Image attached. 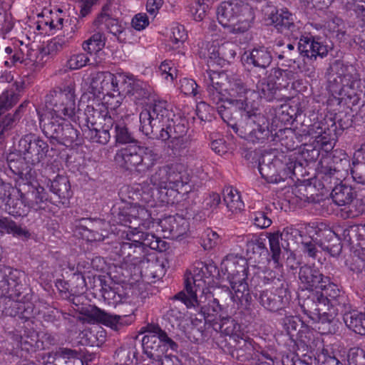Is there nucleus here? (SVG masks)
<instances>
[{
    "mask_svg": "<svg viewBox=\"0 0 365 365\" xmlns=\"http://www.w3.org/2000/svg\"><path fill=\"white\" fill-rule=\"evenodd\" d=\"M62 353L63 356H59V365H83L81 359L76 356V351L65 349Z\"/></svg>",
    "mask_w": 365,
    "mask_h": 365,
    "instance_id": "0e129e2a",
    "label": "nucleus"
},
{
    "mask_svg": "<svg viewBox=\"0 0 365 365\" xmlns=\"http://www.w3.org/2000/svg\"><path fill=\"white\" fill-rule=\"evenodd\" d=\"M259 303L265 309L271 312H275L282 309L288 300L280 294H275L269 290H264L260 292L259 297Z\"/></svg>",
    "mask_w": 365,
    "mask_h": 365,
    "instance_id": "37998d69",
    "label": "nucleus"
},
{
    "mask_svg": "<svg viewBox=\"0 0 365 365\" xmlns=\"http://www.w3.org/2000/svg\"><path fill=\"white\" fill-rule=\"evenodd\" d=\"M134 216L132 221L134 227L148 229L151 223L150 214L148 210L138 205H134L125 210V216Z\"/></svg>",
    "mask_w": 365,
    "mask_h": 365,
    "instance_id": "a18cd8bd",
    "label": "nucleus"
},
{
    "mask_svg": "<svg viewBox=\"0 0 365 365\" xmlns=\"http://www.w3.org/2000/svg\"><path fill=\"white\" fill-rule=\"evenodd\" d=\"M344 321L349 329L356 334L365 335V312L353 311L346 313Z\"/></svg>",
    "mask_w": 365,
    "mask_h": 365,
    "instance_id": "3c124183",
    "label": "nucleus"
},
{
    "mask_svg": "<svg viewBox=\"0 0 365 365\" xmlns=\"http://www.w3.org/2000/svg\"><path fill=\"white\" fill-rule=\"evenodd\" d=\"M298 50L302 56L311 60H315L317 56L323 58L328 53L327 46L312 36H302L300 38Z\"/></svg>",
    "mask_w": 365,
    "mask_h": 365,
    "instance_id": "a878e982",
    "label": "nucleus"
},
{
    "mask_svg": "<svg viewBox=\"0 0 365 365\" xmlns=\"http://www.w3.org/2000/svg\"><path fill=\"white\" fill-rule=\"evenodd\" d=\"M246 277L247 274L239 275L234 272L232 274V277H229L232 289V298L234 302L240 303L242 306L250 305L252 300L248 284L246 282Z\"/></svg>",
    "mask_w": 365,
    "mask_h": 365,
    "instance_id": "b1692460",
    "label": "nucleus"
},
{
    "mask_svg": "<svg viewBox=\"0 0 365 365\" xmlns=\"http://www.w3.org/2000/svg\"><path fill=\"white\" fill-rule=\"evenodd\" d=\"M24 276L23 272L6 268L4 276L0 281V289L2 293L8 294L10 297L19 298L23 289L22 279Z\"/></svg>",
    "mask_w": 365,
    "mask_h": 365,
    "instance_id": "4be33fe9",
    "label": "nucleus"
},
{
    "mask_svg": "<svg viewBox=\"0 0 365 365\" xmlns=\"http://www.w3.org/2000/svg\"><path fill=\"white\" fill-rule=\"evenodd\" d=\"M170 309L166 314V318L174 329L181 330L182 324V291L179 292L171 299Z\"/></svg>",
    "mask_w": 365,
    "mask_h": 365,
    "instance_id": "4c0bfd02",
    "label": "nucleus"
},
{
    "mask_svg": "<svg viewBox=\"0 0 365 365\" xmlns=\"http://www.w3.org/2000/svg\"><path fill=\"white\" fill-rule=\"evenodd\" d=\"M354 167L351 168V173L354 180L361 184H365V163L353 162Z\"/></svg>",
    "mask_w": 365,
    "mask_h": 365,
    "instance_id": "774afa93",
    "label": "nucleus"
},
{
    "mask_svg": "<svg viewBox=\"0 0 365 365\" xmlns=\"http://www.w3.org/2000/svg\"><path fill=\"white\" fill-rule=\"evenodd\" d=\"M279 234L281 235V240L287 242L286 245L282 244V248L285 250L288 248L289 241H295L298 237L303 238L302 232L293 226L284 228L282 232Z\"/></svg>",
    "mask_w": 365,
    "mask_h": 365,
    "instance_id": "e2e57ef3",
    "label": "nucleus"
},
{
    "mask_svg": "<svg viewBox=\"0 0 365 365\" xmlns=\"http://www.w3.org/2000/svg\"><path fill=\"white\" fill-rule=\"evenodd\" d=\"M120 93L128 95L137 105H143L151 96L152 89L145 83L123 76Z\"/></svg>",
    "mask_w": 365,
    "mask_h": 365,
    "instance_id": "f3484780",
    "label": "nucleus"
},
{
    "mask_svg": "<svg viewBox=\"0 0 365 365\" xmlns=\"http://www.w3.org/2000/svg\"><path fill=\"white\" fill-rule=\"evenodd\" d=\"M15 155L11 154L7 158L8 166L12 173L18 176L16 182L19 187L24 188L23 197L28 204V207L34 210L43 208V205L48 200V194L44 187L33 185L34 171L29 166H25L21 159L15 160Z\"/></svg>",
    "mask_w": 365,
    "mask_h": 365,
    "instance_id": "20e7f679",
    "label": "nucleus"
},
{
    "mask_svg": "<svg viewBox=\"0 0 365 365\" xmlns=\"http://www.w3.org/2000/svg\"><path fill=\"white\" fill-rule=\"evenodd\" d=\"M138 265L144 279L151 283L159 280L165 274V260L163 258H145Z\"/></svg>",
    "mask_w": 365,
    "mask_h": 365,
    "instance_id": "bb28decb",
    "label": "nucleus"
},
{
    "mask_svg": "<svg viewBox=\"0 0 365 365\" xmlns=\"http://www.w3.org/2000/svg\"><path fill=\"white\" fill-rule=\"evenodd\" d=\"M150 183L156 188H167V194L180 195V190L182 187V176L179 173L178 175L175 173H168L165 169L159 168L155 173L150 178Z\"/></svg>",
    "mask_w": 365,
    "mask_h": 365,
    "instance_id": "6ab92c4d",
    "label": "nucleus"
},
{
    "mask_svg": "<svg viewBox=\"0 0 365 365\" xmlns=\"http://www.w3.org/2000/svg\"><path fill=\"white\" fill-rule=\"evenodd\" d=\"M5 315L29 320L36 315L40 314V311L31 302H21L20 299H9L3 311Z\"/></svg>",
    "mask_w": 365,
    "mask_h": 365,
    "instance_id": "5701e85b",
    "label": "nucleus"
},
{
    "mask_svg": "<svg viewBox=\"0 0 365 365\" xmlns=\"http://www.w3.org/2000/svg\"><path fill=\"white\" fill-rule=\"evenodd\" d=\"M186 176H184V202L188 206L196 204L198 197V188L200 186V175L202 173V163L197 160L192 165L187 162Z\"/></svg>",
    "mask_w": 365,
    "mask_h": 365,
    "instance_id": "2eb2a0df",
    "label": "nucleus"
},
{
    "mask_svg": "<svg viewBox=\"0 0 365 365\" xmlns=\"http://www.w3.org/2000/svg\"><path fill=\"white\" fill-rule=\"evenodd\" d=\"M270 51L265 47L255 48L246 56L245 61L247 64H252L256 67L265 68L272 62Z\"/></svg>",
    "mask_w": 365,
    "mask_h": 365,
    "instance_id": "c03bdc74",
    "label": "nucleus"
},
{
    "mask_svg": "<svg viewBox=\"0 0 365 365\" xmlns=\"http://www.w3.org/2000/svg\"><path fill=\"white\" fill-rule=\"evenodd\" d=\"M142 329H143V332L148 333L147 335H155V337L158 336L160 341H164V344L169 346L173 350L177 349V344L158 324H149L146 327H143Z\"/></svg>",
    "mask_w": 365,
    "mask_h": 365,
    "instance_id": "4d7b16f0",
    "label": "nucleus"
},
{
    "mask_svg": "<svg viewBox=\"0 0 365 365\" xmlns=\"http://www.w3.org/2000/svg\"><path fill=\"white\" fill-rule=\"evenodd\" d=\"M56 140L66 147L81 144L79 132L69 123L64 124Z\"/></svg>",
    "mask_w": 365,
    "mask_h": 365,
    "instance_id": "8fccbe9b",
    "label": "nucleus"
},
{
    "mask_svg": "<svg viewBox=\"0 0 365 365\" xmlns=\"http://www.w3.org/2000/svg\"><path fill=\"white\" fill-rule=\"evenodd\" d=\"M293 168L292 163L290 165H284L278 156H265L259 165L262 177L269 183L283 181L289 175L293 173Z\"/></svg>",
    "mask_w": 365,
    "mask_h": 365,
    "instance_id": "9b49d317",
    "label": "nucleus"
},
{
    "mask_svg": "<svg viewBox=\"0 0 365 365\" xmlns=\"http://www.w3.org/2000/svg\"><path fill=\"white\" fill-rule=\"evenodd\" d=\"M222 264L224 266L226 272L229 274V277H232L234 272L235 274H246V261L245 259L239 257L237 255H227L222 260Z\"/></svg>",
    "mask_w": 365,
    "mask_h": 365,
    "instance_id": "49530a36",
    "label": "nucleus"
},
{
    "mask_svg": "<svg viewBox=\"0 0 365 365\" xmlns=\"http://www.w3.org/2000/svg\"><path fill=\"white\" fill-rule=\"evenodd\" d=\"M280 240L281 235L278 232L272 233L269 236V243L273 267L282 272V262L281 257V247H282V246L280 245Z\"/></svg>",
    "mask_w": 365,
    "mask_h": 365,
    "instance_id": "864d4df0",
    "label": "nucleus"
},
{
    "mask_svg": "<svg viewBox=\"0 0 365 365\" xmlns=\"http://www.w3.org/2000/svg\"><path fill=\"white\" fill-rule=\"evenodd\" d=\"M170 115L166 102H155L149 109L140 112V128L145 135L150 138L163 141L170 139L169 148L173 150L174 155H180L182 145L181 125H175Z\"/></svg>",
    "mask_w": 365,
    "mask_h": 365,
    "instance_id": "f257e3e1",
    "label": "nucleus"
},
{
    "mask_svg": "<svg viewBox=\"0 0 365 365\" xmlns=\"http://www.w3.org/2000/svg\"><path fill=\"white\" fill-rule=\"evenodd\" d=\"M236 344L232 351V356L240 361L250 360L254 352V341L248 336H240L235 339Z\"/></svg>",
    "mask_w": 365,
    "mask_h": 365,
    "instance_id": "79ce46f5",
    "label": "nucleus"
},
{
    "mask_svg": "<svg viewBox=\"0 0 365 365\" xmlns=\"http://www.w3.org/2000/svg\"><path fill=\"white\" fill-rule=\"evenodd\" d=\"M252 220L257 227L264 229L269 227L272 224V220L264 212H256L252 215Z\"/></svg>",
    "mask_w": 365,
    "mask_h": 365,
    "instance_id": "338daca9",
    "label": "nucleus"
},
{
    "mask_svg": "<svg viewBox=\"0 0 365 365\" xmlns=\"http://www.w3.org/2000/svg\"><path fill=\"white\" fill-rule=\"evenodd\" d=\"M223 200L228 212L231 214H237L244 209V202L241 200L240 193L232 187H227L224 190Z\"/></svg>",
    "mask_w": 365,
    "mask_h": 365,
    "instance_id": "de8ad7c7",
    "label": "nucleus"
},
{
    "mask_svg": "<svg viewBox=\"0 0 365 365\" xmlns=\"http://www.w3.org/2000/svg\"><path fill=\"white\" fill-rule=\"evenodd\" d=\"M240 325L230 317L222 318L220 324V331L226 335L232 336L238 339L240 336L237 332L240 331Z\"/></svg>",
    "mask_w": 365,
    "mask_h": 365,
    "instance_id": "13d9d810",
    "label": "nucleus"
},
{
    "mask_svg": "<svg viewBox=\"0 0 365 365\" xmlns=\"http://www.w3.org/2000/svg\"><path fill=\"white\" fill-rule=\"evenodd\" d=\"M326 304L316 292L303 302L302 308L314 322L330 323L334 319V311L329 312Z\"/></svg>",
    "mask_w": 365,
    "mask_h": 365,
    "instance_id": "ddd939ff",
    "label": "nucleus"
},
{
    "mask_svg": "<svg viewBox=\"0 0 365 365\" xmlns=\"http://www.w3.org/2000/svg\"><path fill=\"white\" fill-rule=\"evenodd\" d=\"M48 181L49 190L58 197L59 202L63 205L68 203L69 198L72 196L68 178L58 175L53 180L48 179Z\"/></svg>",
    "mask_w": 365,
    "mask_h": 365,
    "instance_id": "c9c22d12",
    "label": "nucleus"
},
{
    "mask_svg": "<svg viewBox=\"0 0 365 365\" xmlns=\"http://www.w3.org/2000/svg\"><path fill=\"white\" fill-rule=\"evenodd\" d=\"M275 77L270 76L267 78H260L259 76L252 75V81L255 83V93L261 98H264L267 101H271L275 98L279 85L275 81Z\"/></svg>",
    "mask_w": 365,
    "mask_h": 365,
    "instance_id": "cd10ccee",
    "label": "nucleus"
},
{
    "mask_svg": "<svg viewBox=\"0 0 365 365\" xmlns=\"http://www.w3.org/2000/svg\"><path fill=\"white\" fill-rule=\"evenodd\" d=\"M24 188L19 187L15 188L13 195L6 196L8 198L5 204V211L14 217H21L26 215L29 207L23 197V190Z\"/></svg>",
    "mask_w": 365,
    "mask_h": 365,
    "instance_id": "7c9ffc66",
    "label": "nucleus"
},
{
    "mask_svg": "<svg viewBox=\"0 0 365 365\" xmlns=\"http://www.w3.org/2000/svg\"><path fill=\"white\" fill-rule=\"evenodd\" d=\"M319 237V246L331 256H338L342 250L339 238L330 228L319 230L316 232Z\"/></svg>",
    "mask_w": 365,
    "mask_h": 365,
    "instance_id": "473e14b6",
    "label": "nucleus"
},
{
    "mask_svg": "<svg viewBox=\"0 0 365 365\" xmlns=\"http://www.w3.org/2000/svg\"><path fill=\"white\" fill-rule=\"evenodd\" d=\"M221 311V306L219 302L214 299L210 301L205 307L200 308V312L193 317L192 314L190 317V322L192 325L197 327L200 325L202 320L206 323H212L217 319V315Z\"/></svg>",
    "mask_w": 365,
    "mask_h": 365,
    "instance_id": "e433bc0d",
    "label": "nucleus"
},
{
    "mask_svg": "<svg viewBox=\"0 0 365 365\" xmlns=\"http://www.w3.org/2000/svg\"><path fill=\"white\" fill-rule=\"evenodd\" d=\"M269 19L281 33L294 34L297 31L293 15L287 9L272 11Z\"/></svg>",
    "mask_w": 365,
    "mask_h": 365,
    "instance_id": "72a5a7b5",
    "label": "nucleus"
},
{
    "mask_svg": "<svg viewBox=\"0 0 365 365\" xmlns=\"http://www.w3.org/2000/svg\"><path fill=\"white\" fill-rule=\"evenodd\" d=\"M19 95L14 91H6L0 96V144L9 137L24 112L28 103L24 101L15 110L14 114L6 113L19 101Z\"/></svg>",
    "mask_w": 365,
    "mask_h": 365,
    "instance_id": "423d86ee",
    "label": "nucleus"
},
{
    "mask_svg": "<svg viewBox=\"0 0 365 365\" xmlns=\"http://www.w3.org/2000/svg\"><path fill=\"white\" fill-rule=\"evenodd\" d=\"M101 224H103L101 221H93L91 219L82 218L79 220L78 225L76 227L78 233L87 241H103L107 232L106 230L99 232L98 230Z\"/></svg>",
    "mask_w": 365,
    "mask_h": 365,
    "instance_id": "c85d7f7f",
    "label": "nucleus"
},
{
    "mask_svg": "<svg viewBox=\"0 0 365 365\" xmlns=\"http://www.w3.org/2000/svg\"><path fill=\"white\" fill-rule=\"evenodd\" d=\"M123 74H113L108 71L97 72L92 75L90 88L94 96L105 95L108 92L120 93V85L123 81Z\"/></svg>",
    "mask_w": 365,
    "mask_h": 365,
    "instance_id": "f8f14e48",
    "label": "nucleus"
},
{
    "mask_svg": "<svg viewBox=\"0 0 365 365\" xmlns=\"http://www.w3.org/2000/svg\"><path fill=\"white\" fill-rule=\"evenodd\" d=\"M331 198L338 206L349 205L355 197V193L351 187L346 185H338L331 192Z\"/></svg>",
    "mask_w": 365,
    "mask_h": 365,
    "instance_id": "09e8293b",
    "label": "nucleus"
},
{
    "mask_svg": "<svg viewBox=\"0 0 365 365\" xmlns=\"http://www.w3.org/2000/svg\"><path fill=\"white\" fill-rule=\"evenodd\" d=\"M113 123L112 116H106L103 118V125L83 130L86 138L93 143L107 144L110 138V130L113 128Z\"/></svg>",
    "mask_w": 365,
    "mask_h": 365,
    "instance_id": "f704fd0d",
    "label": "nucleus"
},
{
    "mask_svg": "<svg viewBox=\"0 0 365 365\" xmlns=\"http://www.w3.org/2000/svg\"><path fill=\"white\" fill-rule=\"evenodd\" d=\"M219 23L230 34H240L247 31L255 19L252 6L241 0L222 2L217 9Z\"/></svg>",
    "mask_w": 365,
    "mask_h": 365,
    "instance_id": "f03ea898",
    "label": "nucleus"
},
{
    "mask_svg": "<svg viewBox=\"0 0 365 365\" xmlns=\"http://www.w3.org/2000/svg\"><path fill=\"white\" fill-rule=\"evenodd\" d=\"M108 10L109 7L107 5L102 8V11L93 22L97 31L82 43L83 49L88 54L97 53L105 47L106 37L103 31L113 34L119 41L125 39V26L117 19L111 17Z\"/></svg>",
    "mask_w": 365,
    "mask_h": 365,
    "instance_id": "39448f33",
    "label": "nucleus"
},
{
    "mask_svg": "<svg viewBox=\"0 0 365 365\" xmlns=\"http://www.w3.org/2000/svg\"><path fill=\"white\" fill-rule=\"evenodd\" d=\"M106 116H111L110 113L108 111L106 114L103 115L101 113L95 109L93 106H88L85 109L83 116L78 117L79 125L84 129H92L97 128L101 125H103V118Z\"/></svg>",
    "mask_w": 365,
    "mask_h": 365,
    "instance_id": "ea45409f",
    "label": "nucleus"
},
{
    "mask_svg": "<svg viewBox=\"0 0 365 365\" xmlns=\"http://www.w3.org/2000/svg\"><path fill=\"white\" fill-rule=\"evenodd\" d=\"M204 264L202 262H195L189 269L186 271L185 279V290L186 294L184 292V304L187 308L196 309L199 307L200 302L197 300L196 290L195 289V277L200 276L202 272Z\"/></svg>",
    "mask_w": 365,
    "mask_h": 365,
    "instance_id": "aec40b11",
    "label": "nucleus"
},
{
    "mask_svg": "<svg viewBox=\"0 0 365 365\" xmlns=\"http://www.w3.org/2000/svg\"><path fill=\"white\" fill-rule=\"evenodd\" d=\"M158 158V155L153 149L142 146L140 142L121 148L114 156V160L120 169L138 174L150 170Z\"/></svg>",
    "mask_w": 365,
    "mask_h": 365,
    "instance_id": "7ed1b4c3",
    "label": "nucleus"
},
{
    "mask_svg": "<svg viewBox=\"0 0 365 365\" xmlns=\"http://www.w3.org/2000/svg\"><path fill=\"white\" fill-rule=\"evenodd\" d=\"M299 279L304 288L308 290L317 289L321 284L328 282V277H324L318 269L309 265L300 267Z\"/></svg>",
    "mask_w": 365,
    "mask_h": 365,
    "instance_id": "c756f323",
    "label": "nucleus"
},
{
    "mask_svg": "<svg viewBox=\"0 0 365 365\" xmlns=\"http://www.w3.org/2000/svg\"><path fill=\"white\" fill-rule=\"evenodd\" d=\"M112 120L113 121L112 129H113V136L116 143L130 145L139 142L135 138L133 133L122 118L119 119L118 116H112Z\"/></svg>",
    "mask_w": 365,
    "mask_h": 365,
    "instance_id": "58836bf2",
    "label": "nucleus"
},
{
    "mask_svg": "<svg viewBox=\"0 0 365 365\" xmlns=\"http://www.w3.org/2000/svg\"><path fill=\"white\" fill-rule=\"evenodd\" d=\"M89 61L87 54L83 53H76L70 56L66 66L69 71L78 70L86 66Z\"/></svg>",
    "mask_w": 365,
    "mask_h": 365,
    "instance_id": "680f3d73",
    "label": "nucleus"
},
{
    "mask_svg": "<svg viewBox=\"0 0 365 365\" xmlns=\"http://www.w3.org/2000/svg\"><path fill=\"white\" fill-rule=\"evenodd\" d=\"M326 304L316 292L303 302L302 308L314 322L330 323L334 319V311L329 312Z\"/></svg>",
    "mask_w": 365,
    "mask_h": 365,
    "instance_id": "4468645a",
    "label": "nucleus"
},
{
    "mask_svg": "<svg viewBox=\"0 0 365 365\" xmlns=\"http://www.w3.org/2000/svg\"><path fill=\"white\" fill-rule=\"evenodd\" d=\"M40 126L43 134L48 138L56 140L61 133V128L66 123L64 116L56 115L50 111L41 113L36 110Z\"/></svg>",
    "mask_w": 365,
    "mask_h": 365,
    "instance_id": "412c9836",
    "label": "nucleus"
},
{
    "mask_svg": "<svg viewBox=\"0 0 365 365\" xmlns=\"http://www.w3.org/2000/svg\"><path fill=\"white\" fill-rule=\"evenodd\" d=\"M230 98H227L230 104H235L240 109L245 111L252 108L249 101V96L255 94V91L247 88V83L237 77L229 80V87L226 89Z\"/></svg>",
    "mask_w": 365,
    "mask_h": 365,
    "instance_id": "dca6fc26",
    "label": "nucleus"
},
{
    "mask_svg": "<svg viewBox=\"0 0 365 365\" xmlns=\"http://www.w3.org/2000/svg\"><path fill=\"white\" fill-rule=\"evenodd\" d=\"M133 229L132 232L134 235L138 236L140 240L138 243L143 248L144 257L147 255L149 249L158 250L163 252L166 250V242L162 240L160 237H156L153 234L145 232L143 227H138L130 225Z\"/></svg>",
    "mask_w": 365,
    "mask_h": 365,
    "instance_id": "2f4dec72",
    "label": "nucleus"
},
{
    "mask_svg": "<svg viewBox=\"0 0 365 365\" xmlns=\"http://www.w3.org/2000/svg\"><path fill=\"white\" fill-rule=\"evenodd\" d=\"M18 148L22 158L13 153L15 155L14 159H21L25 166H29L27 164L36 165L41 163L46 157L49 146L46 141L35 134L29 133L24 135L19 140ZM11 154L9 153L7 158Z\"/></svg>",
    "mask_w": 365,
    "mask_h": 365,
    "instance_id": "0eeeda50",
    "label": "nucleus"
},
{
    "mask_svg": "<svg viewBox=\"0 0 365 365\" xmlns=\"http://www.w3.org/2000/svg\"><path fill=\"white\" fill-rule=\"evenodd\" d=\"M274 76L278 81L279 86L287 87L289 81L294 79V73L292 71L277 69L274 71Z\"/></svg>",
    "mask_w": 365,
    "mask_h": 365,
    "instance_id": "69168bd1",
    "label": "nucleus"
},
{
    "mask_svg": "<svg viewBox=\"0 0 365 365\" xmlns=\"http://www.w3.org/2000/svg\"><path fill=\"white\" fill-rule=\"evenodd\" d=\"M66 284V290L72 295H80L86 289V282L84 276L79 272L73 273Z\"/></svg>",
    "mask_w": 365,
    "mask_h": 365,
    "instance_id": "6e6d98bb",
    "label": "nucleus"
},
{
    "mask_svg": "<svg viewBox=\"0 0 365 365\" xmlns=\"http://www.w3.org/2000/svg\"><path fill=\"white\" fill-rule=\"evenodd\" d=\"M220 242L219 235L211 229H206L201 237V245L205 250H211Z\"/></svg>",
    "mask_w": 365,
    "mask_h": 365,
    "instance_id": "bf43d9fd",
    "label": "nucleus"
},
{
    "mask_svg": "<svg viewBox=\"0 0 365 365\" xmlns=\"http://www.w3.org/2000/svg\"><path fill=\"white\" fill-rule=\"evenodd\" d=\"M47 111L56 115L71 118L75 113L76 101L74 90L71 86L56 88L45 97Z\"/></svg>",
    "mask_w": 365,
    "mask_h": 365,
    "instance_id": "6e6552de",
    "label": "nucleus"
},
{
    "mask_svg": "<svg viewBox=\"0 0 365 365\" xmlns=\"http://www.w3.org/2000/svg\"><path fill=\"white\" fill-rule=\"evenodd\" d=\"M242 118L245 121L244 133L253 143H263L269 136V121L261 113H257L250 108L242 111Z\"/></svg>",
    "mask_w": 365,
    "mask_h": 365,
    "instance_id": "1a4fd4ad",
    "label": "nucleus"
},
{
    "mask_svg": "<svg viewBox=\"0 0 365 365\" xmlns=\"http://www.w3.org/2000/svg\"><path fill=\"white\" fill-rule=\"evenodd\" d=\"M75 31L71 29V31L67 33L66 35L57 36L50 41L48 47L50 50H61L67 47L69 43L73 41L74 37Z\"/></svg>",
    "mask_w": 365,
    "mask_h": 365,
    "instance_id": "052dcab7",
    "label": "nucleus"
},
{
    "mask_svg": "<svg viewBox=\"0 0 365 365\" xmlns=\"http://www.w3.org/2000/svg\"><path fill=\"white\" fill-rule=\"evenodd\" d=\"M163 342V341H160L158 336L155 337V335H145L143 336L142 340V346L144 351V353L149 358H159L160 352L159 349L160 348V344Z\"/></svg>",
    "mask_w": 365,
    "mask_h": 365,
    "instance_id": "5fc2aeb1",
    "label": "nucleus"
},
{
    "mask_svg": "<svg viewBox=\"0 0 365 365\" xmlns=\"http://www.w3.org/2000/svg\"><path fill=\"white\" fill-rule=\"evenodd\" d=\"M319 289L321 291H317V293H319L320 298L324 304H327V307L329 312L334 311L335 315L338 311L337 307L341 304L344 299V296L341 294L337 285L331 282L329 277H328V282L321 284Z\"/></svg>",
    "mask_w": 365,
    "mask_h": 365,
    "instance_id": "393cba45",
    "label": "nucleus"
},
{
    "mask_svg": "<svg viewBox=\"0 0 365 365\" xmlns=\"http://www.w3.org/2000/svg\"><path fill=\"white\" fill-rule=\"evenodd\" d=\"M140 240L138 236L134 235L132 230L126 234L125 241L116 243L112 249V253L126 264L137 266L143 259V248L140 245L138 241Z\"/></svg>",
    "mask_w": 365,
    "mask_h": 365,
    "instance_id": "9d476101",
    "label": "nucleus"
},
{
    "mask_svg": "<svg viewBox=\"0 0 365 365\" xmlns=\"http://www.w3.org/2000/svg\"><path fill=\"white\" fill-rule=\"evenodd\" d=\"M5 233L18 237H29L30 233L9 217H0V236Z\"/></svg>",
    "mask_w": 365,
    "mask_h": 365,
    "instance_id": "603ef678",
    "label": "nucleus"
},
{
    "mask_svg": "<svg viewBox=\"0 0 365 365\" xmlns=\"http://www.w3.org/2000/svg\"><path fill=\"white\" fill-rule=\"evenodd\" d=\"M337 69L340 68L341 73L337 72V76L331 81L329 89L334 98L344 99V98H351L356 95L354 84L355 81L351 80V76L344 73V67L341 63H336L334 65Z\"/></svg>",
    "mask_w": 365,
    "mask_h": 365,
    "instance_id": "a211bd4d",
    "label": "nucleus"
},
{
    "mask_svg": "<svg viewBox=\"0 0 365 365\" xmlns=\"http://www.w3.org/2000/svg\"><path fill=\"white\" fill-rule=\"evenodd\" d=\"M88 312L87 316L89 318L102 323L114 330H118V327L123 324L121 322V316L111 315L96 306L92 307Z\"/></svg>",
    "mask_w": 365,
    "mask_h": 365,
    "instance_id": "a19ab883",
    "label": "nucleus"
}]
</instances>
